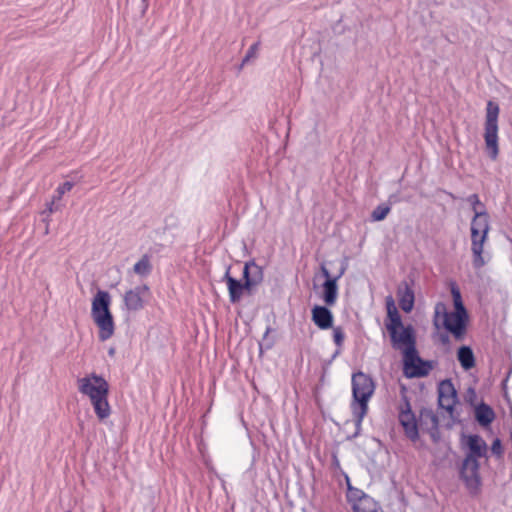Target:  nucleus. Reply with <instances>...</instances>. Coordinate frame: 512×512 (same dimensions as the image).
I'll use <instances>...</instances> for the list:
<instances>
[{
  "instance_id": "f03ea898",
  "label": "nucleus",
  "mask_w": 512,
  "mask_h": 512,
  "mask_svg": "<svg viewBox=\"0 0 512 512\" xmlns=\"http://www.w3.org/2000/svg\"><path fill=\"white\" fill-rule=\"evenodd\" d=\"M78 391L89 398L94 412L100 421L105 420L111 414L108 402L109 384L96 373H91L77 380Z\"/></svg>"
},
{
  "instance_id": "393cba45",
  "label": "nucleus",
  "mask_w": 512,
  "mask_h": 512,
  "mask_svg": "<svg viewBox=\"0 0 512 512\" xmlns=\"http://www.w3.org/2000/svg\"><path fill=\"white\" fill-rule=\"evenodd\" d=\"M391 208L388 205L380 204L378 205L371 214V219L373 221H382L389 214Z\"/></svg>"
},
{
  "instance_id": "a211bd4d",
  "label": "nucleus",
  "mask_w": 512,
  "mask_h": 512,
  "mask_svg": "<svg viewBox=\"0 0 512 512\" xmlns=\"http://www.w3.org/2000/svg\"><path fill=\"white\" fill-rule=\"evenodd\" d=\"M243 278L247 282V286L251 288L259 285L264 279V272L261 266L255 261H249L244 265Z\"/></svg>"
},
{
  "instance_id": "c9c22d12",
  "label": "nucleus",
  "mask_w": 512,
  "mask_h": 512,
  "mask_svg": "<svg viewBox=\"0 0 512 512\" xmlns=\"http://www.w3.org/2000/svg\"><path fill=\"white\" fill-rule=\"evenodd\" d=\"M440 341H441V343H442V344H444V345L449 344V342H450V340H449V336H448L447 334H442V335L440 336Z\"/></svg>"
},
{
  "instance_id": "f704fd0d",
  "label": "nucleus",
  "mask_w": 512,
  "mask_h": 512,
  "mask_svg": "<svg viewBox=\"0 0 512 512\" xmlns=\"http://www.w3.org/2000/svg\"><path fill=\"white\" fill-rule=\"evenodd\" d=\"M321 273L326 278V280H333L334 278L331 276L329 270L324 265L321 266Z\"/></svg>"
},
{
  "instance_id": "0eeeda50",
  "label": "nucleus",
  "mask_w": 512,
  "mask_h": 512,
  "mask_svg": "<svg viewBox=\"0 0 512 512\" xmlns=\"http://www.w3.org/2000/svg\"><path fill=\"white\" fill-rule=\"evenodd\" d=\"M386 329L389 332L393 348L402 349L405 344L415 339L413 328L409 325L403 326L401 316L386 322Z\"/></svg>"
},
{
  "instance_id": "bb28decb",
  "label": "nucleus",
  "mask_w": 512,
  "mask_h": 512,
  "mask_svg": "<svg viewBox=\"0 0 512 512\" xmlns=\"http://www.w3.org/2000/svg\"><path fill=\"white\" fill-rule=\"evenodd\" d=\"M386 308H387V317H388V320H391L393 318H397L400 316L396 306H395V302H394V299L392 298V296H388L387 299H386Z\"/></svg>"
},
{
  "instance_id": "20e7f679",
  "label": "nucleus",
  "mask_w": 512,
  "mask_h": 512,
  "mask_svg": "<svg viewBox=\"0 0 512 512\" xmlns=\"http://www.w3.org/2000/svg\"><path fill=\"white\" fill-rule=\"evenodd\" d=\"M441 321L442 327L450 332L456 340H463L466 331L468 317L447 311V307L443 302L436 303L434 307V325L439 328Z\"/></svg>"
},
{
  "instance_id": "e433bc0d",
  "label": "nucleus",
  "mask_w": 512,
  "mask_h": 512,
  "mask_svg": "<svg viewBox=\"0 0 512 512\" xmlns=\"http://www.w3.org/2000/svg\"><path fill=\"white\" fill-rule=\"evenodd\" d=\"M271 331V328L270 327H267L266 331H265V336H267Z\"/></svg>"
},
{
  "instance_id": "f3484780",
  "label": "nucleus",
  "mask_w": 512,
  "mask_h": 512,
  "mask_svg": "<svg viewBox=\"0 0 512 512\" xmlns=\"http://www.w3.org/2000/svg\"><path fill=\"white\" fill-rule=\"evenodd\" d=\"M345 272V267H342L339 274L334 276L333 280H325L322 285L323 301L327 306L335 305L338 298V284L337 281L342 277Z\"/></svg>"
},
{
  "instance_id": "ddd939ff",
  "label": "nucleus",
  "mask_w": 512,
  "mask_h": 512,
  "mask_svg": "<svg viewBox=\"0 0 512 512\" xmlns=\"http://www.w3.org/2000/svg\"><path fill=\"white\" fill-rule=\"evenodd\" d=\"M466 444L468 447V452L464 459L478 461V458L487 457L488 446L479 435H469Z\"/></svg>"
},
{
  "instance_id": "2f4dec72",
  "label": "nucleus",
  "mask_w": 512,
  "mask_h": 512,
  "mask_svg": "<svg viewBox=\"0 0 512 512\" xmlns=\"http://www.w3.org/2000/svg\"><path fill=\"white\" fill-rule=\"evenodd\" d=\"M454 304V313L455 314H458V315H462L464 317H468V313H467V310L463 304V301H457V302H453Z\"/></svg>"
},
{
  "instance_id": "473e14b6",
  "label": "nucleus",
  "mask_w": 512,
  "mask_h": 512,
  "mask_svg": "<svg viewBox=\"0 0 512 512\" xmlns=\"http://www.w3.org/2000/svg\"><path fill=\"white\" fill-rule=\"evenodd\" d=\"M258 45H259L258 43H255L252 46H250V48L248 49V51L242 61V65L246 64L250 58H253L256 56V53L258 50Z\"/></svg>"
},
{
  "instance_id": "cd10ccee",
  "label": "nucleus",
  "mask_w": 512,
  "mask_h": 512,
  "mask_svg": "<svg viewBox=\"0 0 512 512\" xmlns=\"http://www.w3.org/2000/svg\"><path fill=\"white\" fill-rule=\"evenodd\" d=\"M73 186H74V183L70 182V181H66V182L62 183L55 190V195L53 197L60 201L61 198L63 197V195L66 192H69L73 188Z\"/></svg>"
},
{
  "instance_id": "5701e85b",
  "label": "nucleus",
  "mask_w": 512,
  "mask_h": 512,
  "mask_svg": "<svg viewBox=\"0 0 512 512\" xmlns=\"http://www.w3.org/2000/svg\"><path fill=\"white\" fill-rule=\"evenodd\" d=\"M457 359L463 369L469 370L475 366L473 350L469 346H461L457 352Z\"/></svg>"
},
{
  "instance_id": "9d476101",
  "label": "nucleus",
  "mask_w": 512,
  "mask_h": 512,
  "mask_svg": "<svg viewBox=\"0 0 512 512\" xmlns=\"http://www.w3.org/2000/svg\"><path fill=\"white\" fill-rule=\"evenodd\" d=\"M457 402V392L450 379L443 380L438 386V404L452 415L453 408Z\"/></svg>"
},
{
  "instance_id": "6e6552de",
  "label": "nucleus",
  "mask_w": 512,
  "mask_h": 512,
  "mask_svg": "<svg viewBox=\"0 0 512 512\" xmlns=\"http://www.w3.org/2000/svg\"><path fill=\"white\" fill-rule=\"evenodd\" d=\"M480 464L478 461H471L464 459L461 469L460 477L465 483V486L470 494L477 495L481 488V477H480Z\"/></svg>"
},
{
  "instance_id": "4468645a",
  "label": "nucleus",
  "mask_w": 512,
  "mask_h": 512,
  "mask_svg": "<svg viewBox=\"0 0 512 512\" xmlns=\"http://www.w3.org/2000/svg\"><path fill=\"white\" fill-rule=\"evenodd\" d=\"M230 268L227 269L223 281L226 282L229 292V299L231 303H237L241 300L244 290L250 291L252 288L247 286V282L244 283L233 278L229 273Z\"/></svg>"
},
{
  "instance_id": "2eb2a0df",
  "label": "nucleus",
  "mask_w": 512,
  "mask_h": 512,
  "mask_svg": "<svg viewBox=\"0 0 512 512\" xmlns=\"http://www.w3.org/2000/svg\"><path fill=\"white\" fill-rule=\"evenodd\" d=\"M348 484L347 499L352 503L355 512H377L375 509L367 511L365 506L371 502V499L360 489L351 486L349 478L346 477Z\"/></svg>"
},
{
  "instance_id": "39448f33",
  "label": "nucleus",
  "mask_w": 512,
  "mask_h": 512,
  "mask_svg": "<svg viewBox=\"0 0 512 512\" xmlns=\"http://www.w3.org/2000/svg\"><path fill=\"white\" fill-rule=\"evenodd\" d=\"M404 354V375L407 378H420L427 376L433 369L431 361L421 359L415 347V339L404 345L401 349Z\"/></svg>"
},
{
  "instance_id": "9b49d317",
  "label": "nucleus",
  "mask_w": 512,
  "mask_h": 512,
  "mask_svg": "<svg viewBox=\"0 0 512 512\" xmlns=\"http://www.w3.org/2000/svg\"><path fill=\"white\" fill-rule=\"evenodd\" d=\"M487 238L488 234L478 233L477 230L471 231L472 264L475 269H481L487 263L484 257V243Z\"/></svg>"
},
{
  "instance_id": "1a4fd4ad",
  "label": "nucleus",
  "mask_w": 512,
  "mask_h": 512,
  "mask_svg": "<svg viewBox=\"0 0 512 512\" xmlns=\"http://www.w3.org/2000/svg\"><path fill=\"white\" fill-rule=\"evenodd\" d=\"M398 419L404 429L405 435L411 441H417L419 439V420L416 419L412 412L410 403L406 397H404V404L400 409Z\"/></svg>"
},
{
  "instance_id": "7c9ffc66",
  "label": "nucleus",
  "mask_w": 512,
  "mask_h": 512,
  "mask_svg": "<svg viewBox=\"0 0 512 512\" xmlns=\"http://www.w3.org/2000/svg\"><path fill=\"white\" fill-rule=\"evenodd\" d=\"M491 452L497 456L498 458L502 457L503 455V447L501 440L499 438H496L491 445Z\"/></svg>"
},
{
  "instance_id": "7ed1b4c3",
  "label": "nucleus",
  "mask_w": 512,
  "mask_h": 512,
  "mask_svg": "<svg viewBox=\"0 0 512 512\" xmlns=\"http://www.w3.org/2000/svg\"><path fill=\"white\" fill-rule=\"evenodd\" d=\"M111 297L107 291L98 290L92 300L91 316L99 328L100 341L110 339L115 330L114 320L110 311Z\"/></svg>"
},
{
  "instance_id": "a878e982",
  "label": "nucleus",
  "mask_w": 512,
  "mask_h": 512,
  "mask_svg": "<svg viewBox=\"0 0 512 512\" xmlns=\"http://www.w3.org/2000/svg\"><path fill=\"white\" fill-rule=\"evenodd\" d=\"M344 339H345V333H344L343 329L339 326L333 327V340H334V343L336 344V346L338 347L335 355L339 354V352L343 346Z\"/></svg>"
},
{
  "instance_id": "f8f14e48",
  "label": "nucleus",
  "mask_w": 512,
  "mask_h": 512,
  "mask_svg": "<svg viewBox=\"0 0 512 512\" xmlns=\"http://www.w3.org/2000/svg\"><path fill=\"white\" fill-rule=\"evenodd\" d=\"M149 292L147 285L137 286L128 290L123 296L124 306L128 311L136 312L144 307V294Z\"/></svg>"
},
{
  "instance_id": "c85d7f7f",
  "label": "nucleus",
  "mask_w": 512,
  "mask_h": 512,
  "mask_svg": "<svg viewBox=\"0 0 512 512\" xmlns=\"http://www.w3.org/2000/svg\"><path fill=\"white\" fill-rule=\"evenodd\" d=\"M466 201L471 205L474 215L476 212H482V210H478V207L484 208V205L480 201V198L477 194H471L466 198Z\"/></svg>"
},
{
  "instance_id": "4be33fe9",
  "label": "nucleus",
  "mask_w": 512,
  "mask_h": 512,
  "mask_svg": "<svg viewBox=\"0 0 512 512\" xmlns=\"http://www.w3.org/2000/svg\"><path fill=\"white\" fill-rule=\"evenodd\" d=\"M477 230L478 233L488 234L490 230V221L488 213L483 209L482 212H476L471 220L470 231Z\"/></svg>"
},
{
  "instance_id": "72a5a7b5",
  "label": "nucleus",
  "mask_w": 512,
  "mask_h": 512,
  "mask_svg": "<svg viewBox=\"0 0 512 512\" xmlns=\"http://www.w3.org/2000/svg\"><path fill=\"white\" fill-rule=\"evenodd\" d=\"M451 295L453 298V302L462 301L461 292L455 283L451 284Z\"/></svg>"
},
{
  "instance_id": "f257e3e1",
  "label": "nucleus",
  "mask_w": 512,
  "mask_h": 512,
  "mask_svg": "<svg viewBox=\"0 0 512 512\" xmlns=\"http://www.w3.org/2000/svg\"><path fill=\"white\" fill-rule=\"evenodd\" d=\"M351 385L352 401L350 408L356 428L355 435H358L362 427L363 419L368 413V403L375 392V383L371 376L362 371H358L353 373Z\"/></svg>"
},
{
  "instance_id": "aec40b11",
  "label": "nucleus",
  "mask_w": 512,
  "mask_h": 512,
  "mask_svg": "<svg viewBox=\"0 0 512 512\" xmlns=\"http://www.w3.org/2000/svg\"><path fill=\"white\" fill-rule=\"evenodd\" d=\"M418 426L427 431L431 436L438 431V417L431 409L423 408L420 411Z\"/></svg>"
},
{
  "instance_id": "dca6fc26",
  "label": "nucleus",
  "mask_w": 512,
  "mask_h": 512,
  "mask_svg": "<svg viewBox=\"0 0 512 512\" xmlns=\"http://www.w3.org/2000/svg\"><path fill=\"white\" fill-rule=\"evenodd\" d=\"M312 321L321 330H327L333 326V314L326 306L316 305L312 308Z\"/></svg>"
},
{
  "instance_id": "6ab92c4d",
  "label": "nucleus",
  "mask_w": 512,
  "mask_h": 512,
  "mask_svg": "<svg viewBox=\"0 0 512 512\" xmlns=\"http://www.w3.org/2000/svg\"><path fill=\"white\" fill-rule=\"evenodd\" d=\"M398 301L401 309L409 313L414 306V291L407 281H403L397 290Z\"/></svg>"
},
{
  "instance_id": "423d86ee",
  "label": "nucleus",
  "mask_w": 512,
  "mask_h": 512,
  "mask_svg": "<svg viewBox=\"0 0 512 512\" xmlns=\"http://www.w3.org/2000/svg\"><path fill=\"white\" fill-rule=\"evenodd\" d=\"M499 106L493 101H488L486 105L485 133L484 140L488 155L495 160L499 153L498 148V116Z\"/></svg>"
},
{
  "instance_id": "412c9836",
  "label": "nucleus",
  "mask_w": 512,
  "mask_h": 512,
  "mask_svg": "<svg viewBox=\"0 0 512 512\" xmlns=\"http://www.w3.org/2000/svg\"><path fill=\"white\" fill-rule=\"evenodd\" d=\"M475 419L483 427L489 426L495 419L494 410L484 402L475 408Z\"/></svg>"
},
{
  "instance_id": "b1692460",
  "label": "nucleus",
  "mask_w": 512,
  "mask_h": 512,
  "mask_svg": "<svg viewBox=\"0 0 512 512\" xmlns=\"http://www.w3.org/2000/svg\"><path fill=\"white\" fill-rule=\"evenodd\" d=\"M133 271L139 276H148L152 271V265L149 256L143 255L142 258L134 264Z\"/></svg>"
},
{
  "instance_id": "c756f323",
  "label": "nucleus",
  "mask_w": 512,
  "mask_h": 512,
  "mask_svg": "<svg viewBox=\"0 0 512 512\" xmlns=\"http://www.w3.org/2000/svg\"><path fill=\"white\" fill-rule=\"evenodd\" d=\"M61 208L62 206L59 203V200L53 197L52 200L49 203H47L46 210L43 213L47 212L48 214H52L54 212L61 210Z\"/></svg>"
}]
</instances>
